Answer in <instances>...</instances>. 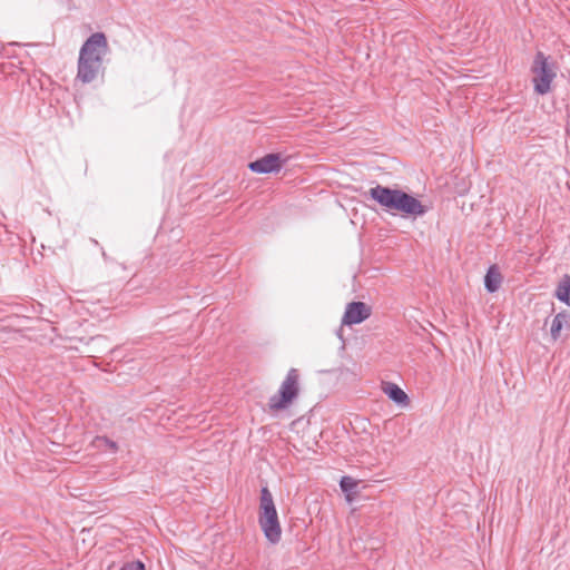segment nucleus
Masks as SVG:
<instances>
[{
	"label": "nucleus",
	"instance_id": "obj_1",
	"mask_svg": "<svg viewBox=\"0 0 570 570\" xmlns=\"http://www.w3.org/2000/svg\"><path fill=\"white\" fill-rule=\"evenodd\" d=\"M368 194L373 200L392 215L416 219L424 216L428 212V207L416 197L402 189L376 185L368 190Z\"/></svg>",
	"mask_w": 570,
	"mask_h": 570
},
{
	"label": "nucleus",
	"instance_id": "obj_2",
	"mask_svg": "<svg viewBox=\"0 0 570 570\" xmlns=\"http://www.w3.org/2000/svg\"><path fill=\"white\" fill-rule=\"evenodd\" d=\"M261 514L259 525L271 543H277L281 540V525L278 521L277 511L274 504L271 491L264 487L261 490Z\"/></svg>",
	"mask_w": 570,
	"mask_h": 570
},
{
	"label": "nucleus",
	"instance_id": "obj_3",
	"mask_svg": "<svg viewBox=\"0 0 570 570\" xmlns=\"http://www.w3.org/2000/svg\"><path fill=\"white\" fill-rule=\"evenodd\" d=\"M533 89L538 95H547L557 77V66L553 59L538 51L531 65Z\"/></svg>",
	"mask_w": 570,
	"mask_h": 570
},
{
	"label": "nucleus",
	"instance_id": "obj_4",
	"mask_svg": "<svg viewBox=\"0 0 570 570\" xmlns=\"http://www.w3.org/2000/svg\"><path fill=\"white\" fill-rule=\"evenodd\" d=\"M298 393V372L291 368L279 389V396L271 399V407L281 410L287 406Z\"/></svg>",
	"mask_w": 570,
	"mask_h": 570
},
{
	"label": "nucleus",
	"instance_id": "obj_5",
	"mask_svg": "<svg viewBox=\"0 0 570 570\" xmlns=\"http://www.w3.org/2000/svg\"><path fill=\"white\" fill-rule=\"evenodd\" d=\"M107 38L102 32L92 33L80 48L79 55L102 63L108 53Z\"/></svg>",
	"mask_w": 570,
	"mask_h": 570
},
{
	"label": "nucleus",
	"instance_id": "obj_6",
	"mask_svg": "<svg viewBox=\"0 0 570 570\" xmlns=\"http://www.w3.org/2000/svg\"><path fill=\"white\" fill-rule=\"evenodd\" d=\"M371 315V307L363 302H352L346 305L342 318L343 325L360 324Z\"/></svg>",
	"mask_w": 570,
	"mask_h": 570
},
{
	"label": "nucleus",
	"instance_id": "obj_7",
	"mask_svg": "<svg viewBox=\"0 0 570 570\" xmlns=\"http://www.w3.org/2000/svg\"><path fill=\"white\" fill-rule=\"evenodd\" d=\"M102 69V63L79 55L77 78L81 82L89 83L94 81Z\"/></svg>",
	"mask_w": 570,
	"mask_h": 570
},
{
	"label": "nucleus",
	"instance_id": "obj_8",
	"mask_svg": "<svg viewBox=\"0 0 570 570\" xmlns=\"http://www.w3.org/2000/svg\"><path fill=\"white\" fill-rule=\"evenodd\" d=\"M249 169L257 174H269L278 171L282 167L278 154H268L255 161L249 163Z\"/></svg>",
	"mask_w": 570,
	"mask_h": 570
},
{
	"label": "nucleus",
	"instance_id": "obj_9",
	"mask_svg": "<svg viewBox=\"0 0 570 570\" xmlns=\"http://www.w3.org/2000/svg\"><path fill=\"white\" fill-rule=\"evenodd\" d=\"M383 392L399 406L405 407L409 405L407 394L395 383L385 382L382 386Z\"/></svg>",
	"mask_w": 570,
	"mask_h": 570
},
{
	"label": "nucleus",
	"instance_id": "obj_10",
	"mask_svg": "<svg viewBox=\"0 0 570 570\" xmlns=\"http://www.w3.org/2000/svg\"><path fill=\"white\" fill-rule=\"evenodd\" d=\"M570 328V314L568 312L558 313L551 321L550 326V335L552 341H558L561 338L562 330Z\"/></svg>",
	"mask_w": 570,
	"mask_h": 570
},
{
	"label": "nucleus",
	"instance_id": "obj_11",
	"mask_svg": "<svg viewBox=\"0 0 570 570\" xmlns=\"http://www.w3.org/2000/svg\"><path fill=\"white\" fill-rule=\"evenodd\" d=\"M502 283V276L497 266H490L485 277H484V286L489 293H494L499 289Z\"/></svg>",
	"mask_w": 570,
	"mask_h": 570
},
{
	"label": "nucleus",
	"instance_id": "obj_12",
	"mask_svg": "<svg viewBox=\"0 0 570 570\" xmlns=\"http://www.w3.org/2000/svg\"><path fill=\"white\" fill-rule=\"evenodd\" d=\"M556 296L559 301L570 306V276H566L558 285Z\"/></svg>",
	"mask_w": 570,
	"mask_h": 570
},
{
	"label": "nucleus",
	"instance_id": "obj_13",
	"mask_svg": "<svg viewBox=\"0 0 570 570\" xmlns=\"http://www.w3.org/2000/svg\"><path fill=\"white\" fill-rule=\"evenodd\" d=\"M340 487L344 493L350 494L357 488V482L351 476H343L340 481Z\"/></svg>",
	"mask_w": 570,
	"mask_h": 570
},
{
	"label": "nucleus",
	"instance_id": "obj_14",
	"mask_svg": "<svg viewBox=\"0 0 570 570\" xmlns=\"http://www.w3.org/2000/svg\"><path fill=\"white\" fill-rule=\"evenodd\" d=\"M96 442H97V446H101L104 444V445L108 446L109 449H111L112 451L117 450V444L107 438H104V436L97 438Z\"/></svg>",
	"mask_w": 570,
	"mask_h": 570
},
{
	"label": "nucleus",
	"instance_id": "obj_15",
	"mask_svg": "<svg viewBox=\"0 0 570 570\" xmlns=\"http://www.w3.org/2000/svg\"><path fill=\"white\" fill-rule=\"evenodd\" d=\"M120 570H145V566L140 561H135L125 564Z\"/></svg>",
	"mask_w": 570,
	"mask_h": 570
}]
</instances>
